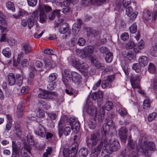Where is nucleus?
<instances>
[{"label": "nucleus", "mask_w": 157, "mask_h": 157, "mask_svg": "<svg viewBox=\"0 0 157 157\" xmlns=\"http://www.w3.org/2000/svg\"><path fill=\"white\" fill-rule=\"evenodd\" d=\"M63 123V121H62L61 120L58 123V134L60 137H61L63 133V127L62 125Z\"/></svg>", "instance_id": "33"}, {"label": "nucleus", "mask_w": 157, "mask_h": 157, "mask_svg": "<svg viewBox=\"0 0 157 157\" xmlns=\"http://www.w3.org/2000/svg\"><path fill=\"white\" fill-rule=\"evenodd\" d=\"M105 57L106 62L107 63H109L111 62L113 60V55L109 52L105 55Z\"/></svg>", "instance_id": "37"}, {"label": "nucleus", "mask_w": 157, "mask_h": 157, "mask_svg": "<svg viewBox=\"0 0 157 157\" xmlns=\"http://www.w3.org/2000/svg\"><path fill=\"white\" fill-rule=\"evenodd\" d=\"M71 80V78H70V80L68 78L65 77H63L62 78V81L66 87H67L69 86V82Z\"/></svg>", "instance_id": "54"}, {"label": "nucleus", "mask_w": 157, "mask_h": 157, "mask_svg": "<svg viewBox=\"0 0 157 157\" xmlns=\"http://www.w3.org/2000/svg\"><path fill=\"white\" fill-rule=\"evenodd\" d=\"M25 101H21L17 108V113L18 117H21L23 115L24 111L25 109Z\"/></svg>", "instance_id": "17"}, {"label": "nucleus", "mask_w": 157, "mask_h": 157, "mask_svg": "<svg viewBox=\"0 0 157 157\" xmlns=\"http://www.w3.org/2000/svg\"><path fill=\"white\" fill-rule=\"evenodd\" d=\"M138 61L139 64H141L140 66L142 67L147 65L148 62L147 57L145 56H140Z\"/></svg>", "instance_id": "27"}, {"label": "nucleus", "mask_w": 157, "mask_h": 157, "mask_svg": "<svg viewBox=\"0 0 157 157\" xmlns=\"http://www.w3.org/2000/svg\"><path fill=\"white\" fill-rule=\"evenodd\" d=\"M113 106V103L111 101H108L106 102L104 106V108L107 111L111 110Z\"/></svg>", "instance_id": "40"}, {"label": "nucleus", "mask_w": 157, "mask_h": 157, "mask_svg": "<svg viewBox=\"0 0 157 157\" xmlns=\"http://www.w3.org/2000/svg\"><path fill=\"white\" fill-rule=\"evenodd\" d=\"M15 128L16 133H21V127L19 124L17 123L15 124Z\"/></svg>", "instance_id": "60"}, {"label": "nucleus", "mask_w": 157, "mask_h": 157, "mask_svg": "<svg viewBox=\"0 0 157 157\" xmlns=\"http://www.w3.org/2000/svg\"><path fill=\"white\" fill-rule=\"evenodd\" d=\"M7 77V81L9 85L10 86L14 85L16 82V78L14 74L12 73H10L8 75Z\"/></svg>", "instance_id": "22"}, {"label": "nucleus", "mask_w": 157, "mask_h": 157, "mask_svg": "<svg viewBox=\"0 0 157 157\" xmlns=\"http://www.w3.org/2000/svg\"><path fill=\"white\" fill-rule=\"evenodd\" d=\"M132 8L130 6L127 8L126 9V14L132 20L134 19L137 16L138 13L135 11L133 12Z\"/></svg>", "instance_id": "19"}, {"label": "nucleus", "mask_w": 157, "mask_h": 157, "mask_svg": "<svg viewBox=\"0 0 157 157\" xmlns=\"http://www.w3.org/2000/svg\"><path fill=\"white\" fill-rule=\"evenodd\" d=\"M48 91L43 90L38 94V96L44 99H46L48 94Z\"/></svg>", "instance_id": "57"}, {"label": "nucleus", "mask_w": 157, "mask_h": 157, "mask_svg": "<svg viewBox=\"0 0 157 157\" xmlns=\"http://www.w3.org/2000/svg\"><path fill=\"white\" fill-rule=\"evenodd\" d=\"M40 11V21L41 23L44 22L46 19V16L44 11Z\"/></svg>", "instance_id": "44"}, {"label": "nucleus", "mask_w": 157, "mask_h": 157, "mask_svg": "<svg viewBox=\"0 0 157 157\" xmlns=\"http://www.w3.org/2000/svg\"><path fill=\"white\" fill-rule=\"evenodd\" d=\"M35 133L41 137H44L46 134V131L45 128L40 124H39L37 130L35 131Z\"/></svg>", "instance_id": "21"}, {"label": "nucleus", "mask_w": 157, "mask_h": 157, "mask_svg": "<svg viewBox=\"0 0 157 157\" xmlns=\"http://www.w3.org/2000/svg\"><path fill=\"white\" fill-rule=\"evenodd\" d=\"M12 150L11 157H19L21 155V151H21L18 145L14 141L12 142Z\"/></svg>", "instance_id": "11"}, {"label": "nucleus", "mask_w": 157, "mask_h": 157, "mask_svg": "<svg viewBox=\"0 0 157 157\" xmlns=\"http://www.w3.org/2000/svg\"><path fill=\"white\" fill-rule=\"evenodd\" d=\"M28 5L30 6L34 7L36 5L37 0H27Z\"/></svg>", "instance_id": "53"}, {"label": "nucleus", "mask_w": 157, "mask_h": 157, "mask_svg": "<svg viewBox=\"0 0 157 157\" xmlns=\"http://www.w3.org/2000/svg\"><path fill=\"white\" fill-rule=\"evenodd\" d=\"M72 82L76 85L78 86L82 83V79L81 76L75 72H73L71 78Z\"/></svg>", "instance_id": "13"}, {"label": "nucleus", "mask_w": 157, "mask_h": 157, "mask_svg": "<svg viewBox=\"0 0 157 157\" xmlns=\"http://www.w3.org/2000/svg\"><path fill=\"white\" fill-rule=\"evenodd\" d=\"M100 142L98 145L93 148L91 151L90 154L91 157H98L99 155L102 148L104 146V143L103 140H101Z\"/></svg>", "instance_id": "7"}, {"label": "nucleus", "mask_w": 157, "mask_h": 157, "mask_svg": "<svg viewBox=\"0 0 157 157\" xmlns=\"http://www.w3.org/2000/svg\"><path fill=\"white\" fill-rule=\"evenodd\" d=\"M137 26L135 23H133L129 27V30L131 33H135L137 31Z\"/></svg>", "instance_id": "48"}, {"label": "nucleus", "mask_w": 157, "mask_h": 157, "mask_svg": "<svg viewBox=\"0 0 157 157\" xmlns=\"http://www.w3.org/2000/svg\"><path fill=\"white\" fill-rule=\"evenodd\" d=\"M134 42L132 40H130L126 44L125 47L127 49H131L133 47L134 48Z\"/></svg>", "instance_id": "49"}, {"label": "nucleus", "mask_w": 157, "mask_h": 157, "mask_svg": "<svg viewBox=\"0 0 157 157\" xmlns=\"http://www.w3.org/2000/svg\"><path fill=\"white\" fill-rule=\"evenodd\" d=\"M56 74L55 73L51 74L49 77V81L54 82V81L56 79Z\"/></svg>", "instance_id": "62"}, {"label": "nucleus", "mask_w": 157, "mask_h": 157, "mask_svg": "<svg viewBox=\"0 0 157 157\" xmlns=\"http://www.w3.org/2000/svg\"><path fill=\"white\" fill-rule=\"evenodd\" d=\"M157 15V12L156 11H154L153 13H152L150 11L145 10L144 12L143 16L146 21H148L149 20H151L155 21Z\"/></svg>", "instance_id": "9"}, {"label": "nucleus", "mask_w": 157, "mask_h": 157, "mask_svg": "<svg viewBox=\"0 0 157 157\" xmlns=\"http://www.w3.org/2000/svg\"><path fill=\"white\" fill-rule=\"evenodd\" d=\"M103 93L101 91H99L97 93L94 92L91 95V97L93 100H95L97 99L98 104L101 105L103 102Z\"/></svg>", "instance_id": "14"}, {"label": "nucleus", "mask_w": 157, "mask_h": 157, "mask_svg": "<svg viewBox=\"0 0 157 157\" xmlns=\"http://www.w3.org/2000/svg\"><path fill=\"white\" fill-rule=\"evenodd\" d=\"M136 145V143L132 139L128 140V147L121 152L122 157H137L136 153L132 151Z\"/></svg>", "instance_id": "3"}, {"label": "nucleus", "mask_w": 157, "mask_h": 157, "mask_svg": "<svg viewBox=\"0 0 157 157\" xmlns=\"http://www.w3.org/2000/svg\"><path fill=\"white\" fill-rule=\"evenodd\" d=\"M16 78L18 81V85L19 86H21L23 82V77L20 74H17L16 75Z\"/></svg>", "instance_id": "51"}, {"label": "nucleus", "mask_w": 157, "mask_h": 157, "mask_svg": "<svg viewBox=\"0 0 157 157\" xmlns=\"http://www.w3.org/2000/svg\"><path fill=\"white\" fill-rule=\"evenodd\" d=\"M128 130L126 127H123L119 130V135L122 142L125 143L127 141Z\"/></svg>", "instance_id": "10"}, {"label": "nucleus", "mask_w": 157, "mask_h": 157, "mask_svg": "<svg viewBox=\"0 0 157 157\" xmlns=\"http://www.w3.org/2000/svg\"><path fill=\"white\" fill-rule=\"evenodd\" d=\"M107 123H105L103 125L102 129L101 130L102 137L99 134L98 132L92 134L89 139L87 140V144L88 146H94L96 145L98 141L101 140L105 141L107 139L108 133L110 127H113L114 124L113 121L111 119L108 120L107 118Z\"/></svg>", "instance_id": "1"}, {"label": "nucleus", "mask_w": 157, "mask_h": 157, "mask_svg": "<svg viewBox=\"0 0 157 157\" xmlns=\"http://www.w3.org/2000/svg\"><path fill=\"white\" fill-rule=\"evenodd\" d=\"M36 115L39 117H44V113L41 109H39L37 112Z\"/></svg>", "instance_id": "64"}, {"label": "nucleus", "mask_w": 157, "mask_h": 157, "mask_svg": "<svg viewBox=\"0 0 157 157\" xmlns=\"http://www.w3.org/2000/svg\"><path fill=\"white\" fill-rule=\"evenodd\" d=\"M81 62L78 58H75L72 60V65L74 67L78 68L79 65H81Z\"/></svg>", "instance_id": "42"}, {"label": "nucleus", "mask_w": 157, "mask_h": 157, "mask_svg": "<svg viewBox=\"0 0 157 157\" xmlns=\"http://www.w3.org/2000/svg\"><path fill=\"white\" fill-rule=\"evenodd\" d=\"M96 121L94 120H93L91 121H90L88 124L89 128L91 129H94L96 127Z\"/></svg>", "instance_id": "52"}, {"label": "nucleus", "mask_w": 157, "mask_h": 157, "mask_svg": "<svg viewBox=\"0 0 157 157\" xmlns=\"http://www.w3.org/2000/svg\"><path fill=\"white\" fill-rule=\"evenodd\" d=\"M121 39L124 41H125L128 40L129 38V35L127 33H123L121 36Z\"/></svg>", "instance_id": "55"}, {"label": "nucleus", "mask_w": 157, "mask_h": 157, "mask_svg": "<svg viewBox=\"0 0 157 157\" xmlns=\"http://www.w3.org/2000/svg\"><path fill=\"white\" fill-rule=\"evenodd\" d=\"M144 42L143 40H141L137 45L134 46V51L136 53H139L140 52L141 50L144 48Z\"/></svg>", "instance_id": "18"}, {"label": "nucleus", "mask_w": 157, "mask_h": 157, "mask_svg": "<svg viewBox=\"0 0 157 157\" xmlns=\"http://www.w3.org/2000/svg\"><path fill=\"white\" fill-rule=\"evenodd\" d=\"M144 153L148 156L150 154V151H154L155 149V144L154 142H144L141 147Z\"/></svg>", "instance_id": "4"}, {"label": "nucleus", "mask_w": 157, "mask_h": 157, "mask_svg": "<svg viewBox=\"0 0 157 157\" xmlns=\"http://www.w3.org/2000/svg\"><path fill=\"white\" fill-rule=\"evenodd\" d=\"M150 52L152 56L157 57V44L152 45L150 48Z\"/></svg>", "instance_id": "29"}, {"label": "nucleus", "mask_w": 157, "mask_h": 157, "mask_svg": "<svg viewBox=\"0 0 157 157\" xmlns=\"http://www.w3.org/2000/svg\"><path fill=\"white\" fill-rule=\"evenodd\" d=\"M140 81V78L138 76H132L130 81L132 86L134 89L136 88L140 90V87L139 86Z\"/></svg>", "instance_id": "12"}, {"label": "nucleus", "mask_w": 157, "mask_h": 157, "mask_svg": "<svg viewBox=\"0 0 157 157\" xmlns=\"http://www.w3.org/2000/svg\"><path fill=\"white\" fill-rule=\"evenodd\" d=\"M57 96L56 93L54 92H48L46 99H52L55 98Z\"/></svg>", "instance_id": "41"}, {"label": "nucleus", "mask_w": 157, "mask_h": 157, "mask_svg": "<svg viewBox=\"0 0 157 157\" xmlns=\"http://www.w3.org/2000/svg\"><path fill=\"white\" fill-rule=\"evenodd\" d=\"M71 127L72 130H73L75 133H77L79 130L80 128V122L77 121L74 122V124H71Z\"/></svg>", "instance_id": "26"}, {"label": "nucleus", "mask_w": 157, "mask_h": 157, "mask_svg": "<svg viewBox=\"0 0 157 157\" xmlns=\"http://www.w3.org/2000/svg\"><path fill=\"white\" fill-rule=\"evenodd\" d=\"M6 8L9 10H11L13 12L15 11V6L14 4L12 2H8L6 4Z\"/></svg>", "instance_id": "45"}, {"label": "nucleus", "mask_w": 157, "mask_h": 157, "mask_svg": "<svg viewBox=\"0 0 157 157\" xmlns=\"http://www.w3.org/2000/svg\"><path fill=\"white\" fill-rule=\"evenodd\" d=\"M78 150V145H75L72 147L71 150L67 148L64 149L63 154L64 157H76Z\"/></svg>", "instance_id": "6"}, {"label": "nucleus", "mask_w": 157, "mask_h": 157, "mask_svg": "<svg viewBox=\"0 0 157 157\" xmlns=\"http://www.w3.org/2000/svg\"><path fill=\"white\" fill-rule=\"evenodd\" d=\"M100 52L103 54L105 55L109 52L108 48L105 47H102L100 48Z\"/></svg>", "instance_id": "59"}, {"label": "nucleus", "mask_w": 157, "mask_h": 157, "mask_svg": "<svg viewBox=\"0 0 157 157\" xmlns=\"http://www.w3.org/2000/svg\"><path fill=\"white\" fill-rule=\"evenodd\" d=\"M37 106L40 108L48 110L50 107V103L44 100L39 101L37 103Z\"/></svg>", "instance_id": "20"}, {"label": "nucleus", "mask_w": 157, "mask_h": 157, "mask_svg": "<svg viewBox=\"0 0 157 157\" xmlns=\"http://www.w3.org/2000/svg\"><path fill=\"white\" fill-rule=\"evenodd\" d=\"M157 114L155 112H153L150 114L147 117L148 121L149 122H151L154 120Z\"/></svg>", "instance_id": "50"}, {"label": "nucleus", "mask_w": 157, "mask_h": 157, "mask_svg": "<svg viewBox=\"0 0 157 157\" xmlns=\"http://www.w3.org/2000/svg\"><path fill=\"white\" fill-rule=\"evenodd\" d=\"M2 53L5 57L7 58H10L11 56L10 50L9 48L8 47L3 49Z\"/></svg>", "instance_id": "38"}, {"label": "nucleus", "mask_w": 157, "mask_h": 157, "mask_svg": "<svg viewBox=\"0 0 157 157\" xmlns=\"http://www.w3.org/2000/svg\"><path fill=\"white\" fill-rule=\"evenodd\" d=\"M103 141L104 146L102 150V153H107L110 154L113 151H117L120 147V144L117 139L112 141V140H108L107 139L105 141L104 140Z\"/></svg>", "instance_id": "2"}, {"label": "nucleus", "mask_w": 157, "mask_h": 157, "mask_svg": "<svg viewBox=\"0 0 157 157\" xmlns=\"http://www.w3.org/2000/svg\"><path fill=\"white\" fill-rule=\"evenodd\" d=\"M43 9H44L46 12H49L52 10L51 7L47 5H40V11H44Z\"/></svg>", "instance_id": "43"}, {"label": "nucleus", "mask_w": 157, "mask_h": 157, "mask_svg": "<svg viewBox=\"0 0 157 157\" xmlns=\"http://www.w3.org/2000/svg\"><path fill=\"white\" fill-rule=\"evenodd\" d=\"M35 21L36 20L33 18V16H30L28 18V25L29 29L33 25Z\"/></svg>", "instance_id": "39"}, {"label": "nucleus", "mask_w": 157, "mask_h": 157, "mask_svg": "<svg viewBox=\"0 0 157 157\" xmlns=\"http://www.w3.org/2000/svg\"><path fill=\"white\" fill-rule=\"evenodd\" d=\"M48 84L47 88L50 90H52L56 87V84L55 82L48 81Z\"/></svg>", "instance_id": "47"}, {"label": "nucleus", "mask_w": 157, "mask_h": 157, "mask_svg": "<svg viewBox=\"0 0 157 157\" xmlns=\"http://www.w3.org/2000/svg\"><path fill=\"white\" fill-rule=\"evenodd\" d=\"M122 54L123 56L129 61L135 60V57L134 56L132 51L131 50H126L123 51Z\"/></svg>", "instance_id": "16"}, {"label": "nucleus", "mask_w": 157, "mask_h": 157, "mask_svg": "<svg viewBox=\"0 0 157 157\" xmlns=\"http://www.w3.org/2000/svg\"><path fill=\"white\" fill-rule=\"evenodd\" d=\"M7 42L10 46H13L15 44L16 41L13 38H11L7 40Z\"/></svg>", "instance_id": "61"}, {"label": "nucleus", "mask_w": 157, "mask_h": 157, "mask_svg": "<svg viewBox=\"0 0 157 157\" xmlns=\"http://www.w3.org/2000/svg\"><path fill=\"white\" fill-rule=\"evenodd\" d=\"M79 57L82 59H85L86 57L88 58L91 60V63L94 64L96 68L98 69H103V68L104 67V65L103 63H99L98 60L95 58L93 57H90L88 55H87L86 52L84 51L83 49L81 55H79Z\"/></svg>", "instance_id": "5"}, {"label": "nucleus", "mask_w": 157, "mask_h": 157, "mask_svg": "<svg viewBox=\"0 0 157 157\" xmlns=\"http://www.w3.org/2000/svg\"><path fill=\"white\" fill-rule=\"evenodd\" d=\"M27 141L30 145H33L34 144V140L33 136L30 134L27 135L26 136Z\"/></svg>", "instance_id": "46"}, {"label": "nucleus", "mask_w": 157, "mask_h": 157, "mask_svg": "<svg viewBox=\"0 0 157 157\" xmlns=\"http://www.w3.org/2000/svg\"><path fill=\"white\" fill-rule=\"evenodd\" d=\"M73 72H71L69 69H64L63 72H62L63 77L68 78L70 80V78L72 77Z\"/></svg>", "instance_id": "34"}, {"label": "nucleus", "mask_w": 157, "mask_h": 157, "mask_svg": "<svg viewBox=\"0 0 157 157\" xmlns=\"http://www.w3.org/2000/svg\"><path fill=\"white\" fill-rule=\"evenodd\" d=\"M17 62H14L13 63V65L15 67H17L18 66V64H21V66H22L23 67H25V66H26L27 65H28V60L26 59H23L21 60L20 63V64H17Z\"/></svg>", "instance_id": "36"}, {"label": "nucleus", "mask_w": 157, "mask_h": 157, "mask_svg": "<svg viewBox=\"0 0 157 157\" xmlns=\"http://www.w3.org/2000/svg\"><path fill=\"white\" fill-rule=\"evenodd\" d=\"M60 10H55L51 12L48 15V18L50 20H54L56 17H59L61 16Z\"/></svg>", "instance_id": "24"}, {"label": "nucleus", "mask_w": 157, "mask_h": 157, "mask_svg": "<svg viewBox=\"0 0 157 157\" xmlns=\"http://www.w3.org/2000/svg\"><path fill=\"white\" fill-rule=\"evenodd\" d=\"M96 107L92 104L91 102L87 103L83 108V110L87 112L88 114L91 116L95 115L97 111Z\"/></svg>", "instance_id": "8"}, {"label": "nucleus", "mask_w": 157, "mask_h": 157, "mask_svg": "<svg viewBox=\"0 0 157 157\" xmlns=\"http://www.w3.org/2000/svg\"><path fill=\"white\" fill-rule=\"evenodd\" d=\"M30 153V149L29 148H26L24 147L22 150V151H21V157H30L28 154L27 152Z\"/></svg>", "instance_id": "35"}, {"label": "nucleus", "mask_w": 157, "mask_h": 157, "mask_svg": "<svg viewBox=\"0 0 157 157\" xmlns=\"http://www.w3.org/2000/svg\"><path fill=\"white\" fill-rule=\"evenodd\" d=\"M71 128L69 127H66L63 130V134L65 136L69 135L71 133Z\"/></svg>", "instance_id": "56"}, {"label": "nucleus", "mask_w": 157, "mask_h": 157, "mask_svg": "<svg viewBox=\"0 0 157 157\" xmlns=\"http://www.w3.org/2000/svg\"><path fill=\"white\" fill-rule=\"evenodd\" d=\"M86 43L85 40L83 38H80L78 40V44L79 45L82 46L84 45Z\"/></svg>", "instance_id": "63"}, {"label": "nucleus", "mask_w": 157, "mask_h": 157, "mask_svg": "<svg viewBox=\"0 0 157 157\" xmlns=\"http://www.w3.org/2000/svg\"><path fill=\"white\" fill-rule=\"evenodd\" d=\"M84 51L86 52L87 55H88L90 57H92L91 55L93 53L94 48L93 46H88L83 48Z\"/></svg>", "instance_id": "31"}, {"label": "nucleus", "mask_w": 157, "mask_h": 157, "mask_svg": "<svg viewBox=\"0 0 157 157\" xmlns=\"http://www.w3.org/2000/svg\"><path fill=\"white\" fill-rule=\"evenodd\" d=\"M89 151L87 148L85 147H82L81 148L78 152L79 157H86L88 155Z\"/></svg>", "instance_id": "28"}, {"label": "nucleus", "mask_w": 157, "mask_h": 157, "mask_svg": "<svg viewBox=\"0 0 157 157\" xmlns=\"http://www.w3.org/2000/svg\"><path fill=\"white\" fill-rule=\"evenodd\" d=\"M20 44L22 46L23 50L25 52V53L28 54L30 52L31 47L29 44L26 42L23 43L22 42H21Z\"/></svg>", "instance_id": "25"}, {"label": "nucleus", "mask_w": 157, "mask_h": 157, "mask_svg": "<svg viewBox=\"0 0 157 157\" xmlns=\"http://www.w3.org/2000/svg\"><path fill=\"white\" fill-rule=\"evenodd\" d=\"M118 113L122 117H124L127 114V112L124 108H120L118 110Z\"/></svg>", "instance_id": "58"}, {"label": "nucleus", "mask_w": 157, "mask_h": 157, "mask_svg": "<svg viewBox=\"0 0 157 157\" xmlns=\"http://www.w3.org/2000/svg\"><path fill=\"white\" fill-rule=\"evenodd\" d=\"M68 25L67 23H64L61 25L59 29V31L61 34H64L68 30Z\"/></svg>", "instance_id": "30"}, {"label": "nucleus", "mask_w": 157, "mask_h": 157, "mask_svg": "<svg viewBox=\"0 0 157 157\" xmlns=\"http://www.w3.org/2000/svg\"><path fill=\"white\" fill-rule=\"evenodd\" d=\"M151 104L149 99L148 98H146L143 102V106L145 110H149L150 108Z\"/></svg>", "instance_id": "32"}, {"label": "nucleus", "mask_w": 157, "mask_h": 157, "mask_svg": "<svg viewBox=\"0 0 157 157\" xmlns=\"http://www.w3.org/2000/svg\"><path fill=\"white\" fill-rule=\"evenodd\" d=\"M46 68H53L55 67V62L52 60L48 58H45L44 60Z\"/></svg>", "instance_id": "23"}, {"label": "nucleus", "mask_w": 157, "mask_h": 157, "mask_svg": "<svg viewBox=\"0 0 157 157\" xmlns=\"http://www.w3.org/2000/svg\"><path fill=\"white\" fill-rule=\"evenodd\" d=\"M105 114L104 109L103 107H100L97 111L95 116L98 117V121L100 122H101L104 119V116Z\"/></svg>", "instance_id": "15"}]
</instances>
